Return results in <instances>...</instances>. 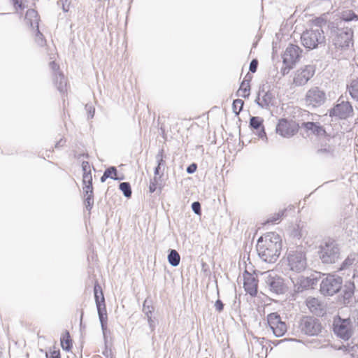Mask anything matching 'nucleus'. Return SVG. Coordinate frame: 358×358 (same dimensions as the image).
Masks as SVG:
<instances>
[{
	"label": "nucleus",
	"instance_id": "obj_56",
	"mask_svg": "<svg viewBox=\"0 0 358 358\" xmlns=\"http://www.w3.org/2000/svg\"><path fill=\"white\" fill-rule=\"evenodd\" d=\"M345 219H340L339 221L338 222V226L342 230H343L345 228Z\"/></svg>",
	"mask_w": 358,
	"mask_h": 358
},
{
	"label": "nucleus",
	"instance_id": "obj_31",
	"mask_svg": "<svg viewBox=\"0 0 358 358\" xmlns=\"http://www.w3.org/2000/svg\"><path fill=\"white\" fill-rule=\"evenodd\" d=\"M105 173L108 175L109 177L108 178H111L114 180H122L124 179V176L122 175L121 176H119L117 174V169L115 166H109L108 168L105 169Z\"/></svg>",
	"mask_w": 358,
	"mask_h": 358
},
{
	"label": "nucleus",
	"instance_id": "obj_7",
	"mask_svg": "<svg viewBox=\"0 0 358 358\" xmlns=\"http://www.w3.org/2000/svg\"><path fill=\"white\" fill-rule=\"evenodd\" d=\"M301 40L302 45L308 50H313L320 45H324L326 38L322 29L317 27L316 29H310L304 31L301 36Z\"/></svg>",
	"mask_w": 358,
	"mask_h": 358
},
{
	"label": "nucleus",
	"instance_id": "obj_59",
	"mask_svg": "<svg viewBox=\"0 0 358 358\" xmlns=\"http://www.w3.org/2000/svg\"><path fill=\"white\" fill-rule=\"evenodd\" d=\"M356 348V345L350 346L349 345L346 348V350L348 352L355 351V348Z\"/></svg>",
	"mask_w": 358,
	"mask_h": 358
},
{
	"label": "nucleus",
	"instance_id": "obj_43",
	"mask_svg": "<svg viewBox=\"0 0 358 358\" xmlns=\"http://www.w3.org/2000/svg\"><path fill=\"white\" fill-rule=\"evenodd\" d=\"M191 208L192 211L197 215H201V206L199 201H194L192 203Z\"/></svg>",
	"mask_w": 358,
	"mask_h": 358
},
{
	"label": "nucleus",
	"instance_id": "obj_19",
	"mask_svg": "<svg viewBox=\"0 0 358 358\" xmlns=\"http://www.w3.org/2000/svg\"><path fill=\"white\" fill-rule=\"evenodd\" d=\"M274 99V96L269 91H265L264 86L260 87L257 96L255 100V103H257L260 108L268 109L269 108L271 105L272 104V101Z\"/></svg>",
	"mask_w": 358,
	"mask_h": 358
},
{
	"label": "nucleus",
	"instance_id": "obj_45",
	"mask_svg": "<svg viewBox=\"0 0 358 358\" xmlns=\"http://www.w3.org/2000/svg\"><path fill=\"white\" fill-rule=\"evenodd\" d=\"M259 62L257 59H253L250 63L249 71L251 73H255L257 70Z\"/></svg>",
	"mask_w": 358,
	"mask_h": 358
},
{
	"label": "nucleus",
	"instance_id": "obj_49",
	"mask_svg": "<svg viewBox=\"0 0 358 358\" xmlns=\"http://www.w3.org/2000/svg\"><path fill=\"white\" fill-rule=\"evenodd\" d=\"M196 169L197 164L196 163H192L187 167L186 171L188 174H193L196 172Z\"/></svg>",
	"mask_w": 358,
	"mask_h": 358
},
{
	"label": "nucleus",
	"instance_id": "obj_46",
	"mask_svg": "<svg viewBox=\"0 0 358 358\" xmlns=\"http://www.w3.org/2000/svg\"><path fill=\"white\" fill-rule=\"evenodd\" d=\"M285 65L284 67L281 69V74L282 76H285V75L288 74L291 69L294 68L295 65L290 64H283Z\"/></svg>",
	"mask_w": 358,
	"mask_h": 358
},
{
	"label": "nucleus",
	"instance_id": "obj_14",
	"mask_svg": "<svg viewBox=\"0 0 358 358\" xmlns=\"http://www.w3.org/2000/svg\"><path fill=\"white\" fill-rule=\"evenodd\" d=\"M267 322L276 337H281L287 332V325L281 320L280 315L276 313H271L267 315Z\"/></svg>",
	"mask_w": 358,
	"mask_h": 358
},
{
	"label": "nucleus",
	"instance_id": "obj_25",
	"mask_svg": "<svg viewBox=\"0 0 358 358\" xmlns=\"http://www.w3.org/2000/svg\"><path fill=\"white\" fill-rule=\"evenodd\" d=\"M307 306L313 314L321 315L323 314V308L320 302L315 298L307 301Z\"/></svg>",
	"mask_w": 358,
	"mask_h": 358
},
{
	"label": "nucleus",
	"instance_id": "obj_63",
	"mask_svg": "<svg viewBox=\"0 0 358 358\" xmlns=\"http://www.w3.org/2000/svg\"><path fill=\"white\" fill-rule=\"evenodd\" d=\"M83 315V313H82L81 316H80V326H82Z\"/></svg>",
	"mask_w": 358,
	"mask_h": 358
},
{
	"label": "nucleus",
	"instance_id": "obj_10",
	"mask_svg": "<svg viewBox=\"0 0 358 358\" xmlns=\"http://www.w3.org/2000/svg\"><path fill=\"white\" fill-rule=\"evenodd\" d=\"M298 327L301 333L310 336L318 335L322 329L320 320L313 316H303Z\"/></svg>",
	"mask_w": 358,
	"mask_h": 358
},
{
	"label": "nucleus",
	"instance_id": "obj_1",
	"mask_svg": "<svg viewBox=\"0 0 358 358\" xmlns=\"http://www.w3.org/2000/svg\"><path fill=\"white\" fill-rule=\"evenodd\" d=\"M323 276L321 282L320 292L324 296H334L339 292L343 287V303L345 305L350 303L355 294V285L353 281L349 280L345 282L343 285V278L336 275L322 274Z\"/></svg>",
	"mask_w": 358,
	"mask_h": 358
},
{
	"label": "nucleus",
	"instance_id": "obj_9",
	"mask_svg": "<svg viewBox=\"0 0 358 358\" xmlns=\"http://www.w3.org/2000/svg\"><path fill=\"white\" fill-rule=\"evenodd\" d=\"M333 331L337 337L348 341L353 334L352 322L350 317L343 319L337 315L334 319Z\"/></svg>",
	"mask_w": 358,
	"mask_h": 358
},
{
	"label": "nucleus",
	"instance_id": "obj_58",
	"mask_svg": "<svg viewBox=\"0 0 358 358\" xmlns=\"http://www.w3.org/2000/svg\"><path fill=\"white\" fill-rule=\"evenodd\" d=\"M110 350H108V348H107V346H106V348L105 350L103 351L102 354L106 357H108L109 355L110 354Z\"/></svg>",
	"mask_w": 358,
	"mask_h": 358
},
{
	"label": "nucleus",
	"instance_id": "obj_47",
	"mask_svg": "<svg viewBox=\"0 0 358 358\" xmlns=\"http://www.w3.org/2000/svg\"><path fill=\"white\" fill-rule=\"evenodd\" d=\"M82 170L83 173H91V166L87 161H83L81 164Z\"/></svg>",
	"mask_w": 358,
	"mask_h": 358
},
{
	"label": "nucleus",
	"instance_id": "obj_62",
	"mask_svg": "<svg viewBox=\"0 0 358 358\" xmlns=\"http://www.w3.org/2000/svg\"><path fill=\"white\" fill-rule=\"evenodd\" d=\"M250 76H251L249 73H247L244 79H249Z\"/></svg>",
	"mask_w": 358,
	"mask_h": 358
},
{
	"label": "nucleus",
	"instance_id": "obj_16",
	"mask_svg": "<svg viewBox=\"0 0 358 358\" xmlns=\"http://www.w3.org/2000/svg\"><path fill=\"white\" fill-rule=\"evenodd\" d=\"M302 52V49L299 45L292 43L289 44L282 55L283 64L295 65L299 61Z\"/></svg>",
	"mask_w": 358,
	"mask_h": 358
},
{
	"label": "nucleus",
	"instance_id": "obj_23",
	"mask_svg": "<svg viewBox=\"0 0 358 358\" xmlns=\"http://www.w3.org/2000/svg\"><path fill=\"white\" fill-rule=\"evenodd\" d=\"M252 77L250 76L249 79H243L241 83L238 90L236 92V96H241L244 99H248L250 94V82Z\"/></svg>",
	"mask_w": 358,
	"mask_h": 358
},
{
	"label": "nucleus",
	"instance_id": "obj_48",
	"mask_svg": "<svg viewBox=\"0 0 358 358\" xmlns=\"http://www.w3.org/2000/svg\"><path fill=\"white\" fill-rule=\"evenodd\" d=\"M224 304L220 299H217L215 303V307L217 312L221 313L224 310Z\"/></svg>",
	"mask_w": 358,
	"mask_h": 358
},
{
	"label": "nucleus",
	"instance_id": "obj_57",
	"mask_svg": "<svg viewBox=\"0 0 358 358\" xmlns=\"http://www.w3.org/2000/svg\"><path fill=\"white\" fill-rule=\"evenodd\" d=\"M109 177L108 176V175L104 171L103 175H102V176L100 178V180H101V182H104Z\"/></svg>",
	"mask_w": 358,
	"mask_h": 358
},
{
	"label": "nucleus",
	"instance_id": "obj_61",
	"mask_svg": "<svg viewBox=\"0 0 358 358\" xmlns=\"http://www.w3.org/2000/svg\"><path fill=\"white\" fill-rule=\"evenodd\" d=\"M287 208V210H294L295 208L293 205H289V206H288V207Z\"/></svg>",
	"mask_w": 358,
	"mask_h": 358
},
{
	"label": "nucleus",
	"instance_id": "obj_50",
	"mask_svg": "<svg viewBox=\"0 0 358 358\" xmlns=\"http://www.w3.org/2000/svg\"><path fill=\"white\" fill-rule=\"evenodd\" d=\"M51 355L49 356L48 353L45 352V357L46 358H61V354L59 350H53L52 352H50Z\"/></svg>",
	"mask_w": 358,
	"mask_h": 358
},
{
	"label": "nucleus",
	"instance_id": "obj_52",
	"mask_svg": "<svg viewBox=\"0 0 358 358\" xmlns=\"http://www.w3.org/2000/svg\"><path fill=\"white\" fill-rule=\"evenodd\" d=\"M148 322L149 324V327L152 331H153L155 329L156 324L155 320H152V316L147 317Z\"/></svg>",
	"mask_w": 358,
	"mask_h": 358
},
{
	"label": "nucleus",
	"instance_id": "obj_37",
	"mask_svg": "<svg viewBox=\"0 0 358 358\" xmlns=\"http://www.w3.org/2000/svg\"><path fill=\"white\" fill-rule=\"evenodd\" d=\"M355 260V257H352V256H348L347 258H345V259L341 263L338 270L343 271L348 269L350 266H352L354 264Z\"/></svg>",
	"mask_w": 358,
	"mask_h": 358
},
{
	"label": "nucleus",
	"instance_id": "obj_3",
	"mask_svg": "<svg viewBox=\"0 0 358 358\" xmlns=\"http://www.w3.org/2000/svg\"><path fill=\"white\" fill-rule=\"evenodd\" d=\"M353 30L348 27H333L329 38V48L341 54L353 47Z\"/></svg>",
	"mask_w": 358,
	"mask_h": 358
},
{
	"label": "nucleus",
	"instance_id": "obj_40",
	"mask_svg": "<svg viewBox=\"0 0 358 358\" xmlns=\"http://www.w3.org/2000/svg\"><path fill=\"white\" fill-rule=\"evenodd\" d=\"M164 149H161L159 150L158 153L156 155V159H157V166H159L160 168L163 167V169L164 168L165 165H166V162H165V160L164 159Z\"/></svg>",
	"mask_w": 358,
	"mask_h": 358
},
{
	"label": "nucleus",
	"instance_id": "obj_20",
	"mask_svg": "<svg viewBox=\"0 0 358 358\" xmlns=\"http://www.w3.org/2000/svg\"><path fill=\"white\" fill-rule=\"evenodd\" d=\"M275 131L277 134L287 138L294 136L296 132V130L292 128L291 124L285 119L279 120Z\"/></svg>",
	"mask_w": 358,
	"mask_h": 358
},
{
	"label": "nucleus",
	"instance_id": "obj_6",
	"mask_svg": "<svg viewBox=\"0 0 358 358\" xmlns=\"http://www.w3.org/2000/svg\"><path fill=\"white\" fill-rule=\"evenodd\" d=\"M94 296L103 338L106 341L108 315L103 290L98 282L94 285Z\"/></svg>",
	"mask_w": 358,
	"mask_h": 358
},
{
	"label": "nucleus",
	"instance_id": "obj_2",
	"mask_svg": "<svg viewBox=\"0 0 358 358\" xmlns=\"http://www.w3.org/2000/svg\"><path fill=\"white\" fill-rule=\"evenodd\" d=\"M282 249L280 236L270 232L259 238L257 250L259 257L265 262L273 263L277 261Z\"/></svg>",
	"mask_w": 358,
	"mask_h": 358
},
{
	"label": "nucleus",
	"instance_id": "obj_26",
	"mask_svg": "<svg viewBox=\"0 0 358 358\" xmlns=\"http://www.w3.org/2000/svg\"><path fill=\"white\" fill-rule=\"evenodd\" d=\"M60 345L63 350L70 352L73 348L72 339L69 331L66 330L60 338Z\"/></svg>",
	"mask_w": 358,
	"mask_h": 358
},
{
	"label": "nucleus",
	"instance_id": "obj_4",
	"mask_svg": "<svg viewBox=\"0 0 358 358\" xmlns=\"http://www.w3.org/2000/svg\"><path fill=\"white\" fill-rule=\"evenodd\" d=\"M341 246L331 237L324 238L318 246L317 255L323 264H334L341 257Z\"/></svg>",
	"mask_w": 358,
	"mask_h": 358
},
{
	"label": "nucleus",
	"instance_id": "obj_11",
	"mask_svg": "<svg viewBox=\"0 0 358 358\" xmlns=\"http://www.w3.org/2000/svg\"><path fill=\"white\" fill-rule=\"evenodd\" d=\"M321 278V273L315 272L308 277L299 276L296 279L291 278L293 282V292L294 294L303 292V291L313 288L317 284Z\"/></svg>",
	"mask_w": 358,
	"mask_h": 358
},
{
	"label": "nucleus",
	"instance_id": "obj_34",
	"mask_svg": "<svg viewBox=\"0 0 358 358\" xmlns=\"http://www.w3.org/2000/svg\"><path fill=\"white\" fill-rule=\"evenodd\" d=\"M243 106L244 101L242 99H237L233 101L232 110L236 116L243 110Z\"/></svg>",
	"mask_w": 358,
	"mask_h": 358
},
{
	"label": "nucleus",
	"instance_id": "obj_18",
	"mask_svg": "<svg viewBox=\"0 0 358 358\" xmlns=\"http://www.w3.org/2000/svg\"><path fill=\"white\" fill-rule=\"evenodd\" d=\"M243 288L247 294L252 297H255L257 294L258 280L255 276L245 271L243 273Z\"/></svg>",
	"mask_w": 358,
	"mask_h": 358
},
{
	"label": "nucleus",
	"instance_id": "obj_54",
	"mask_svg": "<svg viewBox=\"0 0 358 358\" xmlns=\"http://www.w3.org/2000/svg\"><path fill=\"white\" fill-rule=\"evenodd\" d=\"M161 169L162 168L159 166H156L154 170L155 177H157L159 176L158 179L160 178L161 176L163 175L164 170L162 171Z\"/></svg>",
	"mask_w": 358,
	"mask_h": 358
},
{
	"label": "nucleus",
	"instance_id": "obj_30",
	"mask_svg": "<svg viewBox=\"0 0 358 358\" xmlns=\"http://www.w3.org/2000/svg\"><path fill=\"white\" fill-rule=\"evenodd\" d=\"M341 20L343 22H351L358 20V15L352 10H347L341 13Z\"/></svg>",
	"mask_w": 358,
	"mask_h": 358
},
{
	"label": "nucleus",
	"instance_id": "obj_33",
	"mask_svg": "<svg viewBox=\"0 0 358 358\" xmlns=\"http://www.w3.org/2000/svg\"><path fill=\"white\" fill-rule=\"evenodd\" d=\"M119 189L122 191L123 195L127 198L129 199L131 196L132 194V190L131 185L129 182H120L119 185Z\"/></svg>",
	"mask_w": 358,
	"mask_h": 358
},
{
	"label": "nucleus",
	"instance_id": "obj_15",
	"mask_svg": "<svg viewBox=\"0 0 358 358\" xmlns=\"http://www.w3.org/2000/svg\"><path fill=\"white\" fill-rule=\"evenodd\" d=\"M315 73V66L314 65H306L296 71L293 83L296 86H303L310 80Z\"/></svg>",
	"mask_w": 358,
	"mask_h": 358
},
{
	"label": "nucleus",
	"instance_id": "obj_35",
	"mask_svg": "<svg viewBox=\"0 0 358 358\" xmlns=\"http://www.w3.org/2000/svg\"><path fill=\"white\" fill-rule=\"evenodd\" d=\"M287 211V208H285L277 213H275L273 216L270 217L267 220V222L268 223H275L277 221L280 220L282 217H285L286 213Z\"/></svg>",
	"mask_w": 358,
	"mask_h": 358
},
{
	"label": "nucleus",
	"instance_id": "obj_64",
	"mask_svg": "<svg viewBox=\"0 0 358 358\" xmlns=\"http://www.w3.org/2000/svg\"><path fill=\"white\" fill-rule=\"evenodd\" d=\"M5 13H0V15H4Z\"/></svg>",
	"mask_w": 358,
	"mask_h": 358
},
{
	"label": "nucleus",
	"instance_id": "obj_38",
	"mask_svg": "<svg viewBox=\"0 0 358 358\" xmlns=\"http://www.w3.org/2000/svg\"><path fill=\"white\" fill-rule=\"evenodd\" d=\"M36 41L40 46H43L45 44V39L43 34L39 30L38 23L36 22Z\"/></svg>",
	"mask_w": 358,
	"mask_h": 358
},
{
	"label": "nucleus",
	"instance_id": "obj_44",
	"mask_svg": "<svg viewBox=\"0 0 358 358\" xmlns=\"http://www.w3.org/2000/svg\"><path fill=\"white\" fill-rule=\"evenodd\" d=\"M157 183H158V177H154L150 181L149 185V192L150 193H154L157 187Z\"/></svg>",
	"mask_w": 358,
	"mask_h": 358
},
{
	"label": "nucleus",
	"instance_id": "obj_51",
	"mask_svg": "<svg viewBox=\"0 0 358 358\" xmlns=\"http://www.w3.org/2000/svg\"><path fill=\"white\" fill-rule=\"evenodd\" d=\"M62 3V9L64 12H68L69 10V6L71 3L70 0H61Z\"/></svg>",
	"mask_w": 358,
	"mask_h": 358
},
{
	"label": "nucleus",
	"instance_id": "obj_12",
	"mask_svg": "<svg viewBox=\"0 0 358 358\" xmlns=\"http://www.w3.org/2000/svg\"><path fill=\"white\" fill-rule=\"evenodd\" d=\"M353 114L352 104L348 101L342 100L341 98H339L334 107L329 110V116L338 120H347Z\"/></svg>",
	"mask_w": 358,
	"mask_h": 358
},
{
	"label": "nucleus",
	"instance_id": "obj_17",
	"mask_svg": "<svg viewBox=\"0 0 358 358\" xmlns=\"http://www.w3.org/2000/svg\"><path fill=\"white\" fill-rule=\"evenodd\" d=\"M249 127L259 138L266 142L268 141L262 117L259 116H250Z\"/></svg>",
	"mask_w": 358,
	"mask_h": 358
},
{
	"label": "nucleus",
	"instance_id": "obj_27",
	"mask_svg": "<svg viewBox=\"0 0 358 358\" xmlns=\"http://www.w3.org/2000/svg\"><path fill=\"white\" fill-rule=\"evenodd\" d=\"M54 83L60 93L64 94L66 92V81L62 73L55 74Z\"/></svg>",
	"mask_w": 358,
	"mask_h": 358
},
{
	"label": "nucleus",
	"instance_id": "obj_32",
	"mask_svg": "<svg viewBox=\"0 0 358 358\" xmlns=\"http://www.w3.org/2000/svg\"><path fill=\"white\" fill-rule=\"evenodd\" d=\"M348 89L351 97L358 101V78L352 80Z\"/></svg>",
	"mask_w": 358,
	"mask_h": 358
},
{
	"label": "nucleus",
	"instance_id": "obj_60",
	"mask_svg": "<svg viewBox=\"0 0 358 358\" xmlns=\"http://www.w3.org/2000/svg\"><path fill=\"white\" fill-rule=\"evenodd\" d=\"M50 64L51 67H52L53 69H55L57 66V64H56V63H55V62H54V61H53V62H51L50 63Z\"/></svg>",
	"mask_w": 358,
	"mask_h": 358
},
{
	"label": "nucleus",
	"instance_id": "obj_42",
	"mask_svg": "<svg viewBox=\"0 0 358 358\" xmlns=\"http://www.w3.org/2000/svg\"><path fill=\"white\" fill-rule=\"evenodd\" d=\"M85 108L87 113V118L88 119L93 118L94 116V113H95L94 107L92 104L87 103L85 106Z\"/></svg>",
	"mask_w": 358,
	"mask_h": 358
},
{
	"label": "nucleus",
	"instance_id": "obj_5",
	"mask_svg": "<svg viewBox=\"0 0 358 358\" xmlns=\"http://www.w3.org/2000/svg\"><path fill=\"white\" fill-rule=\"evenodd\" d=\"M286 258L289 270L294 272L301 273L307 268L306 251L301 245L288 248Z\"/></svg>",
	"mask_w": 358,
	"mask_h": 358
},
{
	"label": "nucleus",
	"instance_id": "obj_36",
	"mask_svg": "<svg viewBox=\"0 0 358 358\" xmlns=\"http://www.w3.org/2000/svg\"><path fill=\"white\" fill-rule=\"evenodd\" d=\"M142 310L146 317L152 316L154 307L151 305V301H149L148 299L144 301Z\"/></svg>",
	"mask_w": 358,
	"mask_h": 358
},
{
	"label": "nucleus",
	"instance_id": "obj_55",
	"mask_svg": "<svg viewBox=\"0 0 358 358\" xmlns=\"http://www.w3.org/2000/svg\"><path fill=\"white\" fill-rule=\"evenodd\" d=\"M66 143V140L61 138L59 141H58L55 144L56 148H59L63 147Z\"/></svg>",
	"mask_w": 358,
	"mask_h": 358
},
{
	"label": "nucleus",
	"instance_id": "obj_29",
	"mask_svg": "<svg viewBox=\"0 0 358 358\" xmlns=\"http://www.w3.org/2000/svg\"><path fill=\"white\" fill-rule=\"evenodd\" d=\"M334 148L330 145L326 144L323 148L317 150L316 153L323 157H331L334 156Z\"/></svg>",
	"mask_w": 358,
	"mask_h": 358
},
{
	"label": "nucleus",
	"instance_id": "obj_24",
	"mask_svg": "<svg viewBox=\"0 0 358 358\" xmlns=\"http://www.w3.org/2000/svg\"><path fill=\"white\" fill-rule=\"evenodd\" d=\"M25 20H27V24L30 26L33 29L36 26V22L39 24V17L36 10L34 9H28L25 15Z\"/></svg>",
	"mask_w": 358,
	"mask_h": 358
},
{
	"label": "nucleus",
	"instance_id": "obj_53",
	"mask_svg": "<svg viewBox=\"0 0 358 358\" xmlns=\"http://www.w3.org/2000/svg\"><path fill=\"white\" fill-rule=\"evenodd\" d=\"M12 3L15 7H17L21 10L24 8V6L21 0H12Z\"/></svg>",
	"mask_w": 358,
	"mask_h": 358
},
{
	"label": "nucleus",
	"instance_id": "obj_39",
	"mask_svg": "<svg viewBox=\"0 0 358 358\" xmlns=\"http://www.w3.org/2000/svg\"><path fill=\"white\" fill-rule=\"evenodd\" d=\"M290 236L296 239H300L302 237V230L299 224L293 227L291 229Z\"/></svg>",
	"mask_w": 358,
	"mask_h": 358
},
{
	"label": "nucleus",
	"instance_id": "obj_21",
	"mask_svg": "<svg viewBox=\"0 0 358 358\" xmlns=\"http://www.w3.org/2000/svg\"><path fill=\"white\" fill-rule=\"evenodd\" d=\"M301 127L317 136H326L327 133L323 126L317 122H304L301 124Z\"/></svg>",
	"mask_w": 358,
	"mask_h": 358
},
{
	"label": "nucleus",
	"instance_id": "obj_41",
	"mask_svg": "<svg viewBox=\"0 0 358 358\" xmlns=\"http://www.w3.org/2000/svg\"><path fill=\"white\" fill-rule=\"evenodd\" d=\"M83 187H93L92 173L83 174Z\"/></svg>",
	"mask_w": 358,
	"mask_h": 358
},
{
	"label": "nucleus",
	"instance_id": "obj_22",
	"mask_svg": "<svg viewBox=\"0 0 358 358\" xmlns=\"http://www.w3.org/2000/svg\"><path fill=\"white\" fill-rule=\"evenodd\" d=\"M84 201L83 203L86 210L90 213L94 206V188L93 187H83Z\"/></svg>",
	"mask_w": 358,
	"mask_h": 358
},
{
	"label": "nucleus",
	"instance_id": "obj_8",
	"mask_svg": "<svg viewBox=\"0 0 358 358\" xmlns=\"http://www.w3.org/2000/svg\"><path fill=\"white\" fill-rule=\"evenodd\" d=\"M262 275L264 276L266 287L271 292L279 295L283 294L287 292V286L282 277L271 272L263 273Z\"/></svg>",
	"mask_w": 358,
	"mask_h": 358
},
{
	"label": "nucleus",
	"instance_id": "obj_28",
	"mask_svg": "<svg viewBox=\"0 0 358 358\" xmlns=\"http://www.w3.org/2000/svg\"><path fill=\"white\" fill-rule=\"evenodd\" d=\"M167 259L169 264L171 266L176 267L180 262V256L177 250L174 249H169L168 250Z\"/></svg>",
	"mask_w": 358,
	"mask_h": 358
},
{
	"label": "nucleus",
	"instance_id": "obj_13",
	"mask_svg": "<svg viewBox=\"0 0 358 358\" xmlns=\"http://www.w3.org/2000/svg\"><path fill=\"white\" fill-rule=\"evenodd\" d=\"M327 100L324 91L318 87H313L308 90L305 96V102L310 108H315L323 105Z\"/></svg>",
	"mask_w": 358,
	"mask_h": 358
}]
</instances>
